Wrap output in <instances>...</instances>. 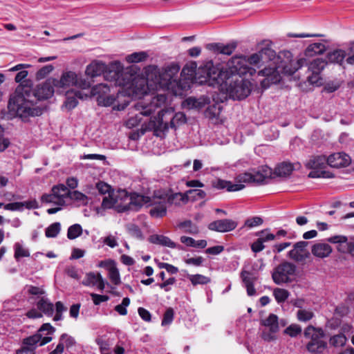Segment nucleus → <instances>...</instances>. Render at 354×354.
<instances>
[{"label": "nucleus", "instance_id": "1", "mask_svg": "<svg viewBox=\"0 0 354 354\" xmlns=\"http://www.w3.org/2000/svg\"><path fill=\"white\" fill-rule=\"evenodd\" d=\"M248 65H261L270 62L268 66L258 72L259 75L264 76L261 81L263 88H268L270 84H277L281 80V74L293 75L302 66L305 60L300 59L296 64L292 62V53L288 50L280 51L277 55L270 48H263L248 58Z\"/></svg>", "mask_w": 354, "mask_h": 354}, {"label": "nucleus", "instance_id": "2", "mask_svg": "<svg viewBox=\"0 0 354 354\" xmlns=\"http://www.w3.org/2000/svg\"><path fill=\"white\" fill-rule=\"evenodd\" d=\"M55 88L53 79H48L35 89L28 84L18 85L9 100L8 108L10 112L23 119L40 115L42 109L35 105L38 101L51 97Z\"/></svg>", "mask_w": 354, "mask_h": 354}, {"label": "nucleus", "instance_id": "3", "mask_svg": "<svg viewBox=\"0 0 354 354\" xmlns=\"http://www.w3.org/2000/svg\"><path fill=\"white\" fill-rule=\"evenodd\" d=\"M221 89L233 100H243L252 91V84L243 77L237 75H229L221 84Z\"/></svg>", "mask_w": 354, "mask_h": 354}, {"label": "nucleus", "instance_id": "4", "mask_svg": "<svg viewBox=\"0 0 354 354\" xmlns=\"http://www.w3.org/2000/svg\"><path fill=\"white\" fill-rule=\"evenodd\" d=\"M187 198L181 193H176L173 194H158L155 193L153 195L152 207L149 211V214L152 217L162 218L167 214V209L169 206L174 205L176 206L180 205L182 203H186Z\"/></svg>", "mask_w": 354, "mask_h": 354}, {"label": "nucleus", "instance_id": "5", "mask_svg": "<svg viewBox=\"0 0 354 354\" xmlns=\"http://www.w3.org/2000/svg\"><path fill=\"white\" fill-rule=\"evenodd\" d=\"M153 127L156 132L158 131L165 132L169 129V127L176 129L178 126L186 122V116L182 112L174 114V110L169 109L161 110L158 112V118L151 120Z\"/></svg>", "mask_w": 354, "mask_h": 354}, {"label": "nucleus", "instance_id": "6", "mask_svg": "<svg viewBox=\"0 0 354 354\" xmlns=\"http://www.w3.org/2000/svg\"><path fill=\"white\" fill-rule=\"evenodd\" d=\"M304 335L309 339L306 348L310 354H324L327 348V342L323 339L325 333L322 328L309 325L305 328Z\"/></svg>", "mask_w": 354, "mask_h": 354}, {"label": "nucleus", "instance_id": "7", "mask_svg": "<svg viewBox=\"0 0 354 354\" xmlns=\"http://www.w3.org/2000/svg\"><path fill=\"white\" fill-rule=\"evenodd\" d=\"M327 165L326 156L324 155H312L304 162L305 167L311 170L308 174V177L311 178H333V173L325 170Z\"/></svg>", "mask_w": 354, "mask_h": 354}, {"label": "nucleus", "instance_id": "8", "mask_svg": "<svg viewBox=\"0 0 354 354\" xmlns=\"http://www.w3.org/2000/svg\"><path fill=\"white\" fill-rule=\"evenodd\" d=\"M272 170L267 165H263L257 169H252L250 171L238 174L235 177L237 184L253 183L261 185L272 177Z\"/></svg>", "mask_w": 354, "mask_h": 354}, {"label": "nucleus", "instance_id": "9", "mask_svg": "<svg viewBox=\"0 0 354 354\" xmlns=\"http://www.w3.org/2000/svg\"><path fill=\"white\" fill-rule=\"evenodd\" d=\"M55 330V328L50 324H44L35 334L24 339L22 344L30 348L33 347L35 351L38 344L39 346H44L52 340L50 335H53Z\"/></svg>", "mask_w": 354, "mask_h": 354}, {"label": "nucleus", "instance_id": "10", "mask_svg": "<svg viewBox=\"0 0 354 354\" xmlns=\"http://www.w3.org/2000/svg\"><path fill=\"white\" fill-rule=\"evenodd\" d=\"M198 74L201 83L206 82L209 84L216 83L221 86V83L228 77L227 73L223 71H218L214 66L212 62H207L204 66L198 68Z\"/></svg>", "mask_w": 354, "mask_h": 354}, {"label": "nucleus", "instance_id": "11", "mask_svg": "<svg viewBox=\"0 0 354 354\" xmlns=\"http://www.w3.org/2000/svg\"><path fill=\"white\" fill-rule=\"evenodd\" d=\"M104 77L106 80L113 82L115 87L125 86L131 80L129 75L124 73L123 66L119 62H115L106 66Z\"/></svg>", "mask_w": 354, "mask_h": 354}, {"label": "nucleus", "instance_id": "12", "mask_svg": "<svg viewBox=\"0 0 354 354\" xmlns=\"http://www.w3.org/2000/svg\"><path fill=\"white\" fill-rule=\"evenodd\" d=\"M179 70L180 66L178 64H172L167 66L163 73H160L157 66H150L146 69V77L148 81H153L155 83L160 84L162 80L169 82L172 80Z\"/></svg>", "mask_w": 354, "mask_h": 354}, {"label": "nucleus", "instance_id": "13", "mask_svg": "<svg viewBox=\"0 0 354 354\" xmlns=\"http://www.w3.org/2000/svg\"><path fill=\"white\" fill-rule=\"evenodd\" d=\"M297 267L290 262L284 261L279 264L272 273V279L277 285L292 282L295 275Z\"/></svg>", "mask_w": 354, "mask_h": 354}, {"label": "nucleus", "instance_id": "14", "mask_svg": "<svg viewBox=\"0 0 354 354\" xmlns=\"http://www.w3.org/2000/svg\"><path fill=\"white\" fill-rule=\"evenodd\" d=\"M112 84H98L92 88L91 93L93 95H97V102L99 105L104 106H109L113 105L117 100V98L121 95L124 96L123 93L120 91H117V96L113 94H109Z\"/></svg>", "mask_w": 354, "mask_h": 354}, {"label": "nucleus", "instance_id": "15", "mask_svg": "<svg viewBox=\"0 0 354 354\" xmlns=\"http://www.w3.org/2000/svg\"><path fill=\"white\" fill-rule=\"evenodd\" d=\"M123 199L128 200L127 203H123L122 207H118V212H125L128 211H138L144 205L151 206L154 207L153 204V196L151 198L136 193L132 194L130 196L127 194V197H123Z\"/></svg>", "mask_w": 354, "mask_h": 354}, {"label": "nucleus", "instance_id": "16", "mask_svg": "<svg viewBox=\"0 0 354 354\" xmlns=\"http://www.w3.org/2000/svg\"><path fill=\"white\" fill-rule=\"evenodd\" d=\"M227 67L226 72L228 75H237L241 77L247 74L252 75L256 71L255 69L248 65L245 56L233 57L227 62Z\"/></svg>", "mask_w": 354, "mask_h": 354}, {"label": "nucleus", "instance_id": "17", "mask_svg": "<svg viewBox=\"0 0 354 354\" xmlns=\"http://www.w3.org/2000/svg\"><path fill=\"white\" fill-rule=\"evenodd\" d=\"M55 88H65L72 86H76L82 88H86L91 86L90 82L79 78L78 75L73 71L64 73L59 80L53 79Z\"/></svg>", "mask_w": 354, "mask_h": 354}, {"label": "nucleus", "instance_id": "18", "mask_svg": "<svg viewBox=\"0 0 354 354\" xmlns=\"http://www.w3.org/2000/svg\"><path fill=\"white\" fill-rule=\"evenodd\" d=\"M308 243V241H305L295 243L292 249L288 252V257L296 262L304 261L310 256V253L307 249Z\"/></svg>", "mask_w": 354, "mask_h": 354}, {"label": "nucleus", "instance_id": "19", "mask_svg": "<svg viewBox=\"0 0 354 354\" xmlns=\"http://www.w3.org/2000/svg\"><path fill=\"white\" fill-rule=\"evenodd\" d=\"M127 196V192L125 190H120L116 194H109L104 196L102 199L101 207L103 209H115L118 212V207H122L123 197Z\"/></svg>", "mask_w": 354, "mask_h": 354}, {"label": "nucleus", "instance_id": "20", "mask_svg": "<svg viewBox=\"0 0 354 354\" xmlns=\"http://www.w3.org/2000/svg\"><path fill=\"white\" fill-rule=\"evenodd\" d=\"M135 109L139 111V114L136 115L134 117H131L128 119L127 125L129 127H133L139 124L141 122V116H149L153 111L154 108L153 105H143L142 102L138 103L135 105Z\"/></svg>", "mask_w": 354, "mask_h": 354}, {"label": "nucleus", "instance_id": "21", "mask_svg": "<svg viewBox=\"0 0 354 354\" xmlns=\"http://www.w3.org/2000/svg\"><path fill=\"white\" fill-rule=\"evenodd\" d=\"M326 159L328 165L334 168L346 167L351 162L350 156L343 152L332 153Z\"/></svg>", "mask_w": 354, "mask_h": 354}, {"label": "nucleus", "instance_id": "22", "mask_svg": "<svg viewBox=\"0 0 354 354\" xmlns=\"http://www.w3.org/2000/svg\"><path fill=\"white\" fill-rule=\"evenodd\" d=\"M237 225V222L232 219H220L211 222L208 225V229L218 232H227L234 230Z\"/></svg>", "mask_w": 354, "mask_h": 354}, {"label": "nucleus", "instance_id": "23", "mask_svg": "<svg viewBox=\"0 0 354 354\" xmlns=\"http://www.w3.org/2000/svg\"><path fill=\"white\" fill-rule=\"evenodd\" d=\"M31 66L27 64H19L12 68H10L9 71H18L15 77V81L17 83H19V85L21 84H28L30 86H32V82L30 80L26 79L28 72L25 68H30Z\"/></svg>", "mask_w": 354, "mask_h": 354}, {"label": "nucleus", "instance_id": "24", "mask_svg": "<svg viewBox=\"0 0 354 354\" xmlns=\"http://www.w3.org/2000/svg\"><path fill=\"white\" fill-rule=\"evenodd\" d=\"M300 167L301 164L299 162L293 165L290 162H283L275 167L270 178H274L275 176L288 177L292 174L294 169H299ZM268 179H270V178Z\"/></svg>", "mask_w": 354, "mask_h": 354}, {"label": "nucleus", "instance_id": "25", "mask_svg": "<svg viewBox=\"0 0 354 354\" xmlns=\"http://www.w3.org/2000/svg\"><path fill=\"white\" fill-rule=\"evenodd\" d=\"M212 187L216 189H226L227 192H236L243 189V184H234L231 181L216 178L211 181Z\"/></svg>", "mask_w": 354, "mask_h": 354}, {"label": "nucleus", "instance_id": "26", "mask_svg": "<svg viewBox=\"0 0 354 354\" xmlns=\"http://www.w3.org/2000/svg\"><path fill=\"white\" fill-rule=\"evenodd\" d=\"M241 278L246 288L248 295L249 296L255 295L257 292L254 287V283L257 279V277L251 272L243 270L241 272Z\"/></svg>", "mask_w": 354, "mask_h": 354}, {"label": "nucleus", "instance_id": "27", "mask_svg": "<svg viewBox=\"0 0 354 354\" xmlns=\"http://www.w3.org/2000/svg\"><path fill=\"white\" fill-rule=\"evenodd\" d=\"M51 192L57 197L56 205L64 206L66 203L65 199L69 198L71 191H69L64 185L59 184L52 187Z\"/></svg>", "mask_w": 354, "mask_h": 354}, {"label": "nucleus", "instance_id": "28", "mask_svg": "<svg viewBox=\"0 0 354 354\" xmlns=\"http://www.w3.org/2000/svg\"><path fill=\"white\" fill-rule=\"evenodd\" d=\"M328 241L332 243H337V249L339 252L350 254L351 241H348L346 236L336 235L330 237Z\"/></svg>", "mask_w": 354, "mask_h": 354}, {"label": "nucleus", "instance_id": "29", "mask_svg": "<svg viewBox=\"0 0 354 354\" xmlns=\"http://www.w3.org/2000/svg\"><path fill=\"white\" fill-rule=\"evenodd\" d=\"M106 65L102 62L93 61L86 66L85 73L91 77H95L104 74Z\"/></svg>", "mask_w": 354, "mask_h": 354}, {"label": "nucleus", "instance_id": "30", "mask_svg": "<svg viewBox=\"0 0 354 354\" xmlns=\"http://www.w3.org/2000/svg\"><path fill=\"white\" fill-rule=\"evenodd\" d=\"M301 59H303V58H301ZM304 59L305 62L303 63L302 66H301V67H299L296 71H297L304 65H308V71L309 73H320L326 65V62L323 59L317 58L309 64H308L307 60L305 58H304ZM298 61L299 59L296 62H294L292 59L293 64H296Z\"/></svg>", "mask_w": 354, "mask_h": 354}, {"label": "nucleus", "instance_id": "31", "mask_svg": "<svg viewBox=\"0 0 354 354\" xmlns=\"http://www.w3.org/2000/svg\"><path fill=\"white\" fill-rule=\"evenodd\" d=\"M311 252L315 257L324 259L330 254L332 248L327 243H317L312 246Z\"/></svg>", "mask_w": 354, "mask_h": 354}, {"label": "nucleus", "instance_id": "32", "mask_svg": "<svg viewBox=\"0 0 354 354\" xmlns=\"http://www.w3.org/2000/svg\"><path fill=\"white\" fill-rule=\"evenodd\" d=\"M87 286H97L98 289L102 290L104 289L105 284L102 275L100 273L89 272L86 274V282Z\"/></svg>", "mask_w": 354, "mask_h": 354}, {"label": "nucleus", "instance_id": "33", "mask_svg": "<svg viewBox=\"0 0 354 354\" xmlns=\"http://www.w3.org/2000/svg\"><path fill=\"white\" fill-rule=\"evenodd\" d=\"M151 243L166 246L170 248H175L177 247L176 243L172 241L169 237L164 235L153 234L149 238Z\"/></svg>", "mask_w": 354, "mask_h": 354}, {"label": "nucleus", "instance_id": "34", "mask_svg": "<svg viewBox=\"0 0 354 354\" xmlns=\"http://www.w3.org/2000/svg\"><path fill=\"white\" fill-rule=\"evenodd\" d=\"M347 53L342 49H336L327 53L326 57L330 63L342 65Z\"/></svg>", "mask_w": 354, "mask_h": 354}, {"label": "nucleus", "instance_id": "35", "mask_svg": "<svg viewBox=\"0 0 354 354\" xmlns=\"http://www.w3.org/2000/svg\"><path fill=\"white\" fill-rule=\"evenodd\" d=\"M198 68L197 69V65L196 62H192L190 64H186L182 71L181 75L184 77L185 79L192 80L194 77L199 79V75L198 74Z\"/></svg>", "mask_w": 354, "mask_h": 354}, {"label": "nucleus", "instance_id": "36", "mask_svg": "<svg viewBox=\"0 0 354 354\" xmlns=\"http://www.w3.org/2000/svg\"><path fill=\"white\" fill-rule=\"evenodd\" d=\"M209 46L210 47V49H212L214 51L224 55H230L236 48V44L233 42L224 45L220 43H216L209 44Z\"/></svg>", "mask_w": 354, "mask_h": 354}, {"label": "nucleus", "instance_id": "37", "mask_svg": "<svg viewBox=\"0 0 354 354\" xmlns=\"http://www.w3.org/2000/svg\"><path fill=\"white\" fill-rule=\"evenodd\" d=\"M77 98L82 99V93L81 91H76L74 93L73 92H66V99L64 102L65 106L68 109H73L77 105Z\"/></svg>", "mask_w": 354, "mask_h": 354}, {"label": "nucleus", "instance_id": "38", "mask_svg": "<svg viewBox=\"0 0 354 354\" xmlns=\"http://www.w3.org/2000/svg\"><path fill=\"white\" fill-rule=\"evenodd\" d=\"M38 309L47 316H52L54 313V306L48 299L41 297L37 304Z\"/></svg>", "mask_w": 354, "mask_h": 354}, {"label": "nucleus", "instance_id": "39", "mask_svg": "<svg viewBox=\"0 0 354 354\" xmlns=\"http://www.w3.org/2000/svg\"><path fill=\"white\" fill-rule=\"evenodd\" d=\"M326 50V46L322 43H313L310 44L305 50V55L312 57L317 54H322Z\"/></svg>", "mask_w": 354, "mask_h": 354}, {"label": "nucleus", "instance_id": "40", "mask_svg": "<svg viewBox=\"0 0 354 354\" xmlns=\"http://www.w3.org/2000/svg\"><path fill=\"white\" fill-rule=\"evenodd\" d=\"M69 198L78 206H85L88 203V197L79 191L71 192Z\"/></svg>", "mask_w": 354, "mask_h": 354}, {"label": "nucleus", "instance_id": "41", "mask_svg": "<svg viewBox=\"0 0 354 354\" xmlns=\"http://www.w3.org/2000/svg\"><path fill=\"white\" fill-rule=\"evenodd\" d=\"M222 109L223 107L220 104L214 103L207 108L205 111V115L209 119L218 118L222 111Z\"/></svg>", "mask_w": 354, "mask_h": 354}, {"label": "nucleus", "instance_id": "42", "mask_svg": "<svg viewBox=\"0 0 354 354\" xmlns=\"http://www.w3.org/2000/svg\"><path fill=\"white\" fill-rule=\"evenodd\" d=\"M346 342L347 338L343 333L334 335L329 339L330 345L335 348L344 346Z\"/></svg>", "mask_w": 354, "mask_h": 354}, {"label": "nucleus", "instance_id": "43", "mask_svg": "<svg viewBox=\"0 0 354 354\" xmlns=\"http://www.w3.org/2000/svg\"><path fill=\"white\" fill-rule=\"evenodd\" d=\"M187 278L194 286L197 285H205L211 282L209 277L200 274H188Z\"/></svg>", "mask_w": 354, "mask_h": 354}, {"label": "nucleus", "instance_id": "44", "mask_svg": "<svg viewBox=\"0 0 354 354\" xmlns=\"http://www.w3.org/2000/svg\"><path fill=\"white\" fill-rule=\"evenodd\" d=\"M178 227L180 229H184V232L185 233L191 234H196L199 232L198 226L194 224L190 220H187L180 223L178 225Z\"/></svg>", "mask_w": 354, "mask_h": 354}, {"label": "nucleus", "instance_id": "45", "mask_svg": "<svg viewBox=\"0 0 354 354\" xmlns=\"http://www.w3.org/2000/svg\"><path fill=\"white\" fill-rule=\"evenodd\" d=\"M263 322L264 326L270 328L272 333H276L279 330L278 317L276 315L270 314Z\"/></svg>", "mask_w": 354, "mask_h": 354}, {"label": "nucleus", "instance_id": "46", "mask_svg": "<svg viewBox=\"0 0 354 354\" xmlns=\"http://www.w3.org/2000/svg\"><path fill=\"white\" fill-rule=\"evenodd\" d=\"M148 57V54L145 51L136 52L129 55L126 57V60L129 63H139L144 62Z\"/></svg>", "mask_w": 354, "mask_h": 354}, {"label": "nucleus", "instance_id": "47", "mask_svg": "<svg viewBox=\"0 0 354 354\" xmlns=\"http://www.w3.org/2000/svg\"><path fill=\"white\" fill-rule=\"evenodd\" d=\"M289 292L283 288H276L273 290V295L277 303L284 302L289 297Z\"/></svg>", "mask_w": 354, "mask_h": 354}, {"label": "nucleus", "instance_id": "48", "mask_svg": "<svg viewBox=\"0 0 354 354\" xmlns=\"http://www.w3.org/2000/svg\"><path fill=\"white\" fill-rule=\"evenodd\" d=\"M15 248V259L19 261L21 257H30V252L28 249L23 248L19 243H16L14 246Z\"/></svg>", "mask_w": 354, "mask_h": 354}, {"label": "nucleus", "instance_id": "49", "mask_svg": "<svg viewBox=\"0 0 354 354\" xmlns=\"http://www.w3.org/2000/svg\"><path fill=\"white\" fill-rule=\"evenodd\" d=\"M82 234V228L80 224H74L70 226L67 232L68 239L73 240Z\"/></svg>", "mask_w": 354, "mask_h": 354}, {"label": "nucleus", "instance_id": "50", "mask_svg": "<svg viewBox=\"0 0 354 354\" xmlns=\"http://www.w3.org/2000/svg\"><path fill=\"white\" fill-rule=\"evenodd\" d=\"M61 230L60 223L58 222L54 223L49 225L45 231V234L48 238H54L57 236Z\"/></svg>", "mask_w": 354, "mask_h": 354}, {"label": "nucleus", "instance_id": "51", "mask_svg": "<svg viewBox=\"0 0 354 354\" xmlns=\"http://www.w3.org/2000/svg\"><path fill=\"white\" fill-rule=\"evenodd\" d=\"M108 272L109 279L113 283H114L115 285H119L121 283L119 270L117 268L116 266H114L109 268Z\"/></svg>", "mask_w": 354, "mask_h": 354}, {"label": "nucleus", "instance_id": "52", "mask_svg": "<svg viewBox=\"0 0 354 354\" xmlns=\"http://www.w3.org/2000/svg\"><path fill=\"white\" fill-rule=\"evenodd\" d=\"M297 316L300 322H306L310 320L313 317L314 314L312 311L300 309L297 311Z\"/></svg>", "mask_w": 354, "mask_h": 354}, {"label": "nucleus", "instance_id": "53", "mask_svg": "<svg viewBox=\"0 0 354 354\" xmlns=\"http://www.w3.org/2000/svg\"><path fill=\"white\" fill-rule=\"evenodd\" d=\"M54 69L51 64L46 65L41 68L35 75V77L37 80L44 79L47 75H48Z\"/></svg>", "mask_w": 354, "mask_h": 354}, {"label": "nucleus", "instance_id": "54", "mask_svg": "<svg viewBox=\"0 0 354 354\" xmlns=\"http://www.w3.org/2000/svg\"><path fill=\"white\" fill-rule=\"evenodd\" d=\"M130 304V299L129 297H124L122 299V304L117 305L115 307V310L118 312L120 315H126L127 314V307Z\"/></svg>", "mask_w": 354, "mask_h": 354}, {"label": "nucleus", "instance_id": "55", "mask_svg": "<svg viewBox=\"0 0 354 354\" xmlns=\"http://www.w3.org/2000/svg\"><path fill=\"white\" fill-rule=\"evenodd\" d=\"M95 187L100 194H109V195L112 191L111 187L103 181H100L96 183Z\"/></svg>", "mask_w": 354, "mask_h": 354}, {"label": "nucleus", "instance_id": "56", "mask_svg": "<svg viewBox=\"0 0 354 354\" xmlns=\"http://www.w3.org/2000/svg\"><path fill=\"white\" fill-rule=\"evenodd\" d=\"M284 332L290 337H296L301 333V328L297 324H291L286 328Z\"/></svg>", "mask_w": 354, "mask_h": 354}, {"label": "nucleus", "instance_id": "57", "mask_svg": "<svg viewBox=\"0 0 354 354\" xmlns=\"http://www.w3.org/2000/svg\"><path fill=\"white\" fill-rule=\"evenodd\" d=\"M263 219L259 216H254L252 218H248L245 221V226L252 228L256 226H259L263 223Z\"/></svg>", "mask_w": 354, "mask_h": 354}, {"label": "nucleus", "instance_id": "58", "mask_svg": "<svg viewBox=\"0 0 354 354\" xmlns=\"http://www.w3.org/2000/svg\"><path fill=\"white\" fill-rule=\"evenodd\" d=\"M174 315V310L171 308H167L163 315V318L161 323L162 326L170 324L173 321Z\"/></svg>", "mask_w": 354, "mask_h": 354}, {"label": "nucleus", "instance_id": "59", "mask_svg": "<svg viewBox=\"0 0 354 354\" xmlns=\"http://www.w3.org/2000/svg\"><path fill=\"white\" fill-rule=\"evenodd\" d=\"M307 80L310 84H316L317 86L322 84V79L319 76V73H310L307 76Z\"/></svg>", "mask_w": 354, "mask_h": 354}, {"label": "nucleus", "instance_id": "60", "mask_svg": "<svg viewBox=\"0 0 354 354\" xmlns=\"http://www.w3.org/2000/svg\"><path fill=\"white\" fill-rule=\"evenodd\" d=\"M59 342H64L65 345L67 348L71 347L75 344V339L72 337L68 335L66 333H64L61 335V337L59 338Z\"/></svg>", "mask_w": 354, "mask_h": 354}, {"label": "nucleus", "instance_id": "61", "mask_svg": "<svg viewBox=\"0 0 354 354\" xmlns=\"http://www.w3.org/2000/svg\"><path fill=\"white\" fill-rule=\"evenodd\" d=\"M91 297L95 305H99L102 302L108 301L109 299L106 295H101L95 293H91Z\"/></svg>", "mask_w": 354, "mask_h": 354}, {"label": "nucleus", "instance_id": "62", "mask_svg": "<svg viewBox=\"0 0 354 354\" xmlns=\"http://www.w3.org/2000/svg\"><path fill=\"white\" fill-rule=\"evenodd\" d=\"M128 230L131 235H133L138 239L142 238V233L138 225H136L135 224H130L128 226Z\"/></svg>", "mask_w": 354, "mask_h": 354}, {"label": "nucleus", "instance_id": "63", "mask_svg": "<svg viewBox=\"0 0 354 354\" xmlns=\"http://www.w3.org/2000/svg\"><path fill=\"white\" fill-rule=\"evenodd\" d=\"M4 209L10 211H22L23 204L21 202L8 203L6 205H4Z\"/></svg>", "mask_w": 354, "mask_h": 354}, {"label": "nucleus", "instance_id": "64", "mask_svg": "<svg viewBox=\"0 0 354 354\" xmlns=\"http://www.w3.org/2000/svg\"><path fill=\"white\" fill-rule=\"evenodd\" d=\"M56 200L57 197L52 192L50 194H44L41 197V201L45 203H54L56 205Z\"/></svg>", "mask_w": 354, "mask_h": 354}]
</instances>
